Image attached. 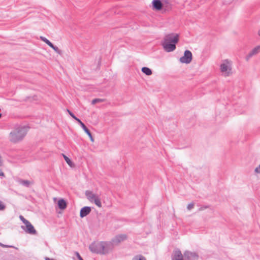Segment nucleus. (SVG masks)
I'll use <instances>...</instances> for the list:
<instances>
[{
    "instance_id": "obj_1",
    "label": "nucleus",
    "mask_w": 260,
    "mask_h": 260,
    "mask_svg": "<svg viewBox=\"0 0 260 260\" xmlns=\"http://www.w3.org/2000/svg\"><path fill=\"white\" fill-rule=\"evenodd\" d=\"M178 35L172 33L165 36L161 44L164 50L170 52L176 49V44L178 43Z\"/></svg>"
},
{
    "instance_id": "obj_2",
    "label": "nucleus",
    "mask_w": 260,
    "mask_h": 260,
    "mask_svg": "<svg viewBox=\"0 0 260 260\" xmlns=\"http://www.w3.org/2000/svg\"><path fill=\"white\" fill-rule=\"evenodd\" d=\"M27 130L28 127L26 126H19L16 127L10 133V141L14 143L21 141L26 135Z\"/></svg>"
},
{
    "instance_id": "obj_3",
    "label": "nucleus",
    "mask_w": 260,
    "mask_h": 260,
    "mask_svg": "<svg viewBox=\"0 0 260 260\" xmlns=\"http://www.w3.org/2000/svg\"><path fill=\"white\" fill-rule=\"evenodd\" d=\"M198 259L199 255L194 252L186 251L182 255L179 250L175 251L172 257V260H198Z\"/></svg>"
},
{
    "instance_id": "obj_4",
    "label": "nucleus",
    "mask_w": 260,
    "mask_h": 260,
    "mask_svg": "<svg viewBox=\"0 0 260 260\" xmlns=\"http://www.w3.org/2000/svg\"><path fill=\"white\" fill-rule=\"evenodd\" d=\"M85 194L87 200L91 203H94L98 207L101 208L102 206L100 196L98 194L94 193L90 190H86Z\"/></svg>"
},
{
    "instance_id": "obj_5",
    "label": "nucleus",
    "mask_w": 260,
    "mask_h": 260,
    "mask_svg": "<svg viewBox=\"0 0 260 260\" xmlns=\"http://www.w3.org/2000/svg\"><path fill=\"white\" fill-rule=\"evenodd\" d=\"M232 61L225 59L220 66V70L222 75L225 77H228L232 74Z\"/></svg>"
},
{
    "instance_id": "obj_6",
    "label": "nucleus",
    "mask_w": 260,
    "mask_h": 260,
    "mask_svg": "<svg viewBox=\"0 0 260 260\" xmlns=\"http://www.w3.org/2000/svg\"><path fill=\"white\" fill-rule=\"evenodd\" d=\"M102 242H94L89 247L90 250L95 253L102 254Z\"/></svg>"
},
{
    "instance_id": "obj_7",
    "label": "nucleus",
    "mask_w": 260,
    "mask_h": 260,
    "mask_svg": "<svg viewBox=\"0 0 260 260\" xmlns=\"http://www.w3.org/2000/svg\"><path fill=\"white\" fill-rule=\"evenodd\" d=\"M114 246L112 241L109 242H102V254H106L112 251Z\"/></svg>"
},
{
    "instance_id": "obj_8",
    "label": "nucleus",
    "mask_w": 260,
    "mask_h": 260,
    "mask_svg": "<svg viewBox=\"0 0 260 260\" xmlns=\"http://www.w3.org/2000/svg\"><path fill=\"white\" fill-rule=\"evenodd\" d=\"M21 228L27 234L31 235L37 234L36 230L29 221L25 224V226L22 225Z\"/></svg>"
},
{
    "instance_id": "obj_9",
    "label": "nucleus",
    "mask_w": 260,
    "mask_h": 260,
    "mask_svg": "<svg viewBox=\"0 0 260 260\" xmlns=\"http://www.w3.org/2000/svg\"><path fill=\"white\" fill-rule=\"evenodd\" d=\"M192 60V53L189 50L184 52V55L180 58V61L182 63H189Z\"/></svg>"
},
{
    "instance_id": "obj_10",
    "label": "nucleus",
    "mask_w": 260,
    "mask_h": 260,
    "mask_svg": "<svg viewBox=\"0 0 260 260\" xmlns=\"http://www.w3.org/2000/svg\"><path fill=\"white\" fill-rule=\"evenodd\" d=\"M127 238V236L125 234L118 235L116 236L112 240V242L114 246L118 245L120 242L123 241Z\"/></svg>"
},
{
    "instance_id": "obj_11",
    "label": "nucleus",
    "mask_w": 260,
    "mask_h": 260,
    "mask_svg": "<svg viewBox=\"0 0 260 260\" xmlns=\"http://www.w3.org/2000/svg\"><path fill=\"white\" fill-rule=\"evenodd\" d=\"M260 52V46H257L253 48L251 51L246 56L245 59L246 61H248L249 59L253 56L257 54Z\"/></svg>"
},
{
    "instance_id": "obj_12",
    "label": "nucleus",
    "mask_w": 260,
    "mask_h": 260,
    "mask_svg": "<svg viewBox=\"0 0 260 260\" xmlns=\"http://www.w3.org/2000/svg\"><path fill=\"white\" fill-rule=\"evenodd\" d=\"M172 7L171 0H162V8L164 11H169Z\"/></svg>"
},
{
    "instance_id": "obj_13",
    "label": "nucleus",
    "mask_w": 260,
    "mask_h": 260,
    "mask_svg": "<svg viewBox=\"0 0 260 260\" xmlns=\"http://www.w3.org/2000/svg\"><path fill=\"white\" fill-rule=\"evenodd\" d=\"M91 208L90 207L85 206L82 208L80 212V216L81 218L84 217L88 215L91 212Z\"/></svg>"
},
{
    "instance_id": "obj_14",
    "label": "nucleus",
    "mask_w": 260,
    "mask_h": 260,
    "mask_svg": "<svg viewBox=\"0 0 260 260\" xmlns=\"http://www.w3.org/2000/svg\"><path fill=\"white\" fill-rule=\"evenodd\" d=\"M152 4L154 9L158 11L162 10V0H153Z\"/></svg>"
},
{
    "instance_id": "obj_15",
    "label": "nucleus",
    "mask_w": 260,
    "mask_h": 260,
    "mask_svg": "<svg viewBox=\"0 0 260 260\" xmlns=\"http://www.w3.org/2000/svg\"><path fill=\"white\" fill-rule=\"evenodd\" d=\"M18 182L21 184L22 185L29 187L31 185L34 184L33 181H29V180H23V179H19L18 180Z\"/></svg>"
},
{
    "instance_id": "obj_16",
    "label": "nucleus",
    "mask_w": 260,
    "mask_h": 260,
    "mask_svg": "<svg viewBox=\"0 0 260 260\" xmlns=\"http://www.w3.org/2000/svg\"><path fill=\"white\" fill-rule=\"evenodd\" d=\"M57 208L60 210H64L65 209V200L63 199H60L58 201Z\"/></svg>"
},
{
    "instance_id": "obj_17",
    "label": "nucleus",
    "mask_w": 260,
    "mask_h": 260,
    "mask_svg": "<svg viewBox=\"0 0 260 260\" xmlns=\"http://www.w3.org/2000/svg\"><path fill=\"white\" fill-rule=\"evenodd\" d=\"M81 127L83 129V130L85 131V132L89 137L90 140L92 142H93L94 141V139H93V137H92V136L91 135V134L90 132L89 131V130L87 128L86 125L84 124V125H82V126H81Z\"/></svg>"
},
{
    "instance_id": "obj_18",
    "label": "nucleus",
    "mask_w": 260,
    "mask_h": 260,
    "mask_svg": "<svg viewBox=\"0 0 260 260\" xmlns=\"http://www.w3.org/2000/svg\"><path fill=\"white\" fill-rule=\"evenodd\" d=\"M142 72L148 76L151 75L152 73L151 70L147 67L142 68Z\"/></svg>"
},
{
    "instance_id": "obj_19",
    "label": "nucleus",
    "mask_w": 260,
    "mask_h": 260,
    "mask_svg": "<svg viewBox=\"0 0 260 260\" xmlns=\"http://www.w3.org/2000/svg\"><path fill=\"white\" fill-rule=\"evenodd\" d=\"M40 39L42 41H43L44 42L46 43L50 47H53V44L50 41H49L47 39H46L45 37H43V36H41L40 37Z\"/></svg>"
},
{
    "instance_id": "obj_20",
    "label": "nucleus",
    "mask_w": 260,
    "mask_h": 260,
    "mask_svg": "<svg viewBox=\"0 0 260 260\" xmlns=\"http://www.w3.org/2000/svg\"><path fill=\"white\" fill-rule=\"evenodd\" d=\"M66 163L68 164V165L71 168H74L75 167V164L68 157L66 156Z\"/></svg>"
},
{
    "instance_id": "obj_21",
    "label": "nucleus",
    "mask_w": 260,
    "mask_h": 260,
    "mask_svg": "<svg viewBox=\"0 0 260 260\" xmlns=\"http://www.w3.org/2000/svg\"><path fill=\"white\" fill-rule=\"evenodd\" d=\"M132 260H146V259L144 256L140 254L134 256Z\"/></svg>"
},
{
    "instance_id": "obj_22",
    "label": "nucleus",
    "mask_w": 260,
    "mask_h": 260,
    "mask_svg": "<svg viewBox=\"0 0 260 260\" xmlns=\"http://www.w3.org/2000/svg\"><path fill=\"white\" fill-rule=\"evenodd\" d=\"M104 101V100L103 99H94L92 101L91 103H92V104L94 105L96 103L102 102Z\"/></svg>"
},
{
    "instance_id": "obj_23",
    "label": "nucleus",
    "mask_w": 260,
    "mask_h": 260,
    "mask_svg": "<svg viewBox=\"0 0 260 260\" xmlns=\"http://www.w3.org/2000/svg\"><path fill=\"white\" fill-rule=\"evenodd\" d=\"M56 53L61 54V51L58 49V47L53 45V47H51Z\"/></svg>"
},
{
    "instance_id": "obj_24",
    "label": "nucleus",
    "mask_w": 260,
    "mask_h": 260,
    "mask_svg": "<svg viewBox=\"0 0 260 260\" xmlns=\"http://www.w3.org/2000/svg\"><path fill=\"white\" fill-rule=\"evenodd\" d=\"M20 219L23 222V223L25 224L26 222L28 221V220H26L24 218V217L22 215L19 216Z\"/></svg>"
},
{
    "instance_id": "obj_25",
    "label": "nucleus",
    "mask_w": 260,
    "mask_h": 260,
    "mask_svg": "<svg viewBox=\"0 0 260 260\" xmlns=\"http://www.w3.org/2000/svg\"><path fill=\"white\" fill-rule=\"evenodd\" d=\"M6 208L5 204L0 201V210H4Z\"/></svg>"
},
{
    "instance_id": "obj_26",
    "label": "nucleus",
    "mask_w": 260,
    "mask_h": 260,
    "mask_svg": "<svg viewBox=\"0 0 260 260\" xmlns=\"http://www.w3.org/2000/svg\"><path fill=\"white\" fill-rule=\"evenodd\" d=\"M194 207V204L193 203H190L188 205L187 208L188 210H190L192 209Z\"/></svg>"
},
{
    "instance_id": "obj_27",
    "label": "nucleus",
    "mask_w": 260,
    "mask_h": 260,
    "mask_svg": "<svg viewBox=\"0 0 260 260\" xmlns=\"http://www.w3.org/2000/svg\"><path fill=\"white\" fill-rule=\"evenodd\" d=\"M67 111L70 114V115L74 119H76L77 117H76L74 114H73L70 110H67Z\"/></svg>"
},
{
    "instance_id": "obj_28",
    "label": "nucleus",
    "mask_w": 260,
    "mask_h": 260,
    "mask_svg": "<svg viewBox=\"0 0 260 260\" xmlns=\"http://www.w3.org/2000/svg\"><path fill=\"white\" fill-rule=\"evenodd\" d=\"M0 246L3 247H14L13 246L5 245V244L1 243V242H0Z\"/></svg>"
},
{
    "instance_id": "obj_29",
    "label": "nucleus",
    "mask_w": 260,
    "mask_h": 260,
    "mask_svg": "<svg viewBox=\"0 0 260 260\" xmlns=\"http://www.w3.org/2000/svg\"><path fill=\"white\" fill-rule=\"evenodd\" d=\"M254 171L256 173H260V165L255 169Z\"/></svg>"
},
{
    "instance_id": "obj_30",
    "label": "nucleus",
    "mask_w": 260,
    "mask_h": 260,
    "mask_svg": "<svg viewBox=\"0 0 260 260\" xmlns=\"http://www.w3.org/2000/svg\"><path fill=\"white\" fill-rule=\"evenodd\" d=\"M76 120L78 121V122L80 124L81 126H82V125H84V124L79 118H77Z\"/></svg>"
},
{
    "instance_id": "obj_31",
    "label": "nucleus",
    "mask_w": 260,
    "mask_h": 260,
    "mask_svg": "<svg viewBox=\"0 0 260 260\" xmlns=\"http://www.w3.org/2000/svg\"><path fill=\"white\" fill-rule=\"evenodd\" d=\"M76 120L78 121V122L80 124L81 126H82V125H84V124L79 118H77Z\"/></svg>"
},
{
    "instance_id": "obj_32",
    "label": "nucleus",
    "mask_w": 260,
    "mask_h": 260,
    "mask_svg": "<svg viewBox=\"0 0 260 260\" xmlns=\"http://www.w3.org/2000/svg\"><path fill=\"white\" fill-rule=\"evenodd\" d=\"M76 254L78 258L79 259V260H83V259L82 258V257L80 256V255L79 254V253L78 252H76Z\"/></svg>"
},
{
    "instance_id": "obj_33",
    "label": "nucleus",
    "mask_w": 260,
    "mask_h": 260,
    "mask_svg": "<svg viewBox=\"0 0 260 260\" xmlns=\"http://www.w3.org/2000/svg\"><path fill=\"white\" fill-rule=\"evenodd\" d=\"M3 164V160L1 155H0V167L2 166Z\"/></svg>"
},
{
    "instance_id": "obj_34",
    "label": "nucleus",
    "mask_w": 260,
    "mask_h": 260,
    "mask_svg": "<svg viewBox=\"0 0 260 260\" xmlns=\"http://www.w3.org/2000/svg\"><path fill=\"white\" fill-rule=\"evenodd\" d=\"M0 176H4V173L0 170Z\"/></svg>"
},
{
    "instance_id": "obj_35",
    "label": "nucleus",
    "mask_w": 260,
    "mask_h": 260,
    "mask_svg": "<svg viewBox=\"0 0 260 260\" xmlns=\"http://www.w3.org/2000/svg\"><path fill=\"white\" fill-rule=\"evenodd\" d=\"M56 209L57 212V213H58V214H61V213H62V212H60V211H58V209L57 208V207L56 208Z\"/></svg>"
},
{
    "instance_id": "obj_36",
    "label": "nucleus",
    "mask_w": 260,
    "mask_h": 260,
    "mask_svg": "<svg viewBox=\"0 0 260 260\" xmlns=\"http://www.w3.org/2000/svg\"><path fill=\"white\" fill-rule=\"evenodd\" d=\"M62 155L63 158L65 159V154L62 153Z\"/></svg>"
},
{
    "instance_id": "obj_37",
    "label": "nucleus",
    "mask_w": 260,
    "mask_h": 260,
    "mask_svg": "<svg viewBox=\"0 0 260 260\" xmlns=\"http://www.w3.org/2000/svg\"><path fill=\"white\" fill-rule=\"evenodd\" d=\"M258 35L260 36V29L258 31Z\"/></svg>"
},
{
    "instance_id": "obj_38",
    "label": "nucleus",
    "mask_w": 260,
    "mask_h": 260,
    "mask_svg": "<svg viewBox=\"0 0 260 260\" xmlns=\"http://www.w3.org/2000/svg\"><path fill=\"white\" fill-rule=\"evenodd\" d=\"M56 200H57V199H56V198H53V200H54V201H56Z\"/></svg>"
},
{
    "instance_id": "obj_39",
    "label": "nucleus",
    "mask_w": 260,
    "mask_h": 260,
    "mask_svg": "<svg viewBox=\"0 0 260 260\" xmlns=\"http://www.w3.org/2000/svg\"><path fill=\"white\" fill-rule=\"evenodd\" d=\"M203 209H204V208L202 207V208H201L199 210H203Z\"/></svg>"
}]
</instances>
